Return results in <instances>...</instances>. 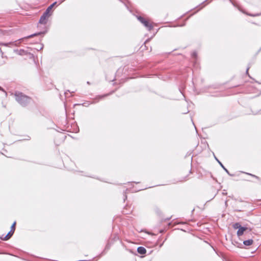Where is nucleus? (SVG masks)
Segmentation results:
<instances>
[{"instance_id": "nucleus-4", "label": "nucleus", "mask_w": 261, "mask_h": 261, "mask_svg": "<svg viewBox=\"0 0 261 261\" xmlns=\"http://www.w3.org/2000/svg\"><path fill=\"white\" fill-rule=\"evenodd\" d=\"M49 16V15L45 14V13L44 12L40 18L39 23L45 25L47 22V20Z\"/></svg>"}, {"instance_id": "nucleus-1", "label": "nucleus", "mask_w": 261, "mask_h": 261, "mask_svg": "<svg viewBox=\"0 0 261 261\" xmlns=\"http://www.w3.org/2000/svg\"><path fill=\"white\" fill-rule=\"evenodd\" d=\"M16 100L22 106L25 107L32 101V98L19 91L14 93Z\"/></svg>"}, {"instance_id": "nucleus-13", "label": "nucleus", "mask_w": 261, "mask_h": 261, "mask_svg": "<svg viewBox=\"0 0 261 261\" xmlns=\"http://www.w3.org/2000/svg\"><path fill=\"white\" fill-rule=\"evenodd\" d=\"M246 174H248V175H250V176H251L252 177H255V178H256L257 179L259 178L258 176H256L255 175L252 174L251 173H246Z\"/></svg>"}, {"instance_id": "nucleus-14", "label": "nucleus", "mask_w": 261, "mask_h": 261, "mask_svg": "<svg viewBox=\"0 0 261 261\" xmlns=\"http://www.w3.org/2000/svg\"><path fill=\"white\" fill-rule=\"evenodd\" d=\"M196 56H197V54H196V53L195 52H194V53H192V56L193 57H196Z\"/></svg>"}, {"instance_id": "nucleus-12", "label": "nucleus", "mask_w": 261, "mask_h": 261, "mask_svg": "<svg viewBox=\"0 0 261 261\" xmlns=\"http://www.w3.org/2000/svg\"><path fill=\"white\" fill-rule=\"evenodd\" d=\"M15 224H16V222H14L13 223V224L12 225L11 227V230H13V231L14 232V231H15Z\"/></svg>"}, {"instance_id": "nucleus-21", "label": "nucleus", "mask_w": 261, "mask_h": 261, "mask_svg": "<svg viewBox=\"0 0 261 261\" xmlns=\"http://www.w3.org/2000/svg\"><path fill=\"white\" fill-rule=\"evenodd\" d=\"M23 50H20V51H23Z\"/></svg>"}, {"instance_id": "nucleus-20", "label": "nucleus", "mask_w": 261, "mask_h": 261, "mask_svg": "<svg viewBox=\"0 0 261 261\" xmlns=\"http://www.w3.org/2000/svg\"><path fill=\"white\" fill-rule=\"evenodd\" d=\"M105 95H102L101 96V97H103Z\"/></svg>"}, {"instance_id": "nucleus-5", "label": "nucleus", "mask_w": 261, "mask_h": 261, "mask_svg": "<svg viewBox=\"0 0 261 261\" xmlns=\"http://www.w3.org/2000/svg\"><path fill=\"white\" fill-rule=\"evenodd\" d=\"M14 232L13 230H10L7 235H6L5 237H3V236L1 237L0 238L2 240L7 241L9 240L13 234Z\"/></svg>"}, {"instance_id": "nucleus-17", "label": "nucleus", "mask_w": 261, "mask_h": 261, "mask_svg": "<svg viewBox=\"0 0 261 261\" xmlns=\"http://www.w3.org/2000/svg\"><path fill=\"white\" fill-rule=\"evenodd\" d=\"M123 213L125 214H126L127 213H125L124 211H123Z\"/></svg>"}, {"instance_id": "nucleus-19", "label": "nucleus", "mask_w": 261, "mask_h": 261, "mask_svg": "<svg viewBox=\"0 0 261 261\" xmlns=\"http://www.w3.org/2000/svg\"><path fill=\"white\" fill-rule=\"evenodd\" d=\"M87 84L89 85L90 84L89 82H87Z\"/></svg>"}, {"instance_id": "nucleus-10", "label": "nucleus", "mask_w": 261, "mask_h": 261, "mask_svg": "<svg viewBox=\"0 0 261 261\" xmlns=\"http://www.w3.org/2000/svg\"><path fill=\"white\" fill-rule=\"evenodd\" d=\"M216 159L218 161V162L219 163V164L220 165L221 167L225 171V172L227 174H230L228 170L223 166V165L221 163V162H220L216 158Z\"/></svg>"}, {"instance_id": "nucleus-9", "label": "nucleus", "mask_w": 261, "mask_h": 261, "mask_svg": "<svg viewBox=\"0 0 261 261\" xmlns=\"http://www.w3.org/2000/svg\"><path fill=\"white\" fill-rule=\"evenodd\" d=\"M253 241L252 239H248L243 241V244L246 246H250L253 244Z\"/></svg>"}, {"instance_id": "nucleus-11", "label": "nucleus", "mask_w": 261, "mask_h": 261, "mask_svg": "<svg viewBox=\"0 0 261 261\" xmlns=\"http://www.w3.org/2000/svg\"><path fill=\"white\" fill-rule=\"evenodd\" d=\"M241 226V224L237 222L233 224V228L234 229H239Z\"/></svg>"}, {"instance_id": "nucleus-6", "label": "nucleus", "mask_w": 261, "mask_h": 261, "mask_svg": "<svg viewBox=\"0 0 261 261\" xmlns=\"http://www.w3.org/2000/svg\"><path fill=\"white\" fill-rule=\"evenodd\" d=\"M247 229L246 227L241 226L237 231V235L238 237H240L244 234V232Z\"/></svg>"}, {"instance_id": "nucleus-3", "label": "nucleus", "mask_w": 261, "mask_h": 261, "mask_svg": "<svg viewBox=\"0 0 261 261\" xmlns=\"http://www.w3.org/2000/svg\"><path fill=\"white\" fill-rule=\"evenodd\" d=\"M137 18L138 20H139V21L141 22L148 29V31H150L152 29L153 26L152 24L149 23L143 17L140 16H138Z\"/></svg>"}, {"instance_id": "nucleus-2", "label": "nucleus", "mask_w": 261, "mask_h": 261, "mask_svg": "<svg viewBox=\"0 0 261 261\" xmlns=\"http://www.w3.org/2000/svg\"><path fill=\"white\" fill-rule=\"evenodd\" d=\"M45 33V32H40L38 33H34L33 34L30 35L29 36H28L27 37H25L22 38H20L18 39V40H16L14 42H10L9 43H0V45H4L5 46H10L11 45L12 46H17L19 44L21 43V41L23 40L24 39H28L30 38H32L34 36H38L41 34H44Z\"/></svg>"}, {"instance_id": "nucleus-18", "label": "nucleus", "mask_w": 261, "mask_h": 261, "mask_svg": "<svg viewBox=\"0 0 261 261\" xmlns=\"http://www.w3.org/2000/svg\"><path fill=\"white\" fill-rule=\"evenodd\" d=\"M125 196V198H127V196L126 195H124Z\"/></svg>"}, {"instance_id": "nucleus-16", "label": "nucleus", "mask_w": 261, "mask_h": 261, "mask_svg": "<svg viewBox=\"0 0 261 261\" xmlns=\"http://www.w3.org/2000/svg\"><path fill=\"white\" fill-rule=\"evenodd\" d=\"M249 67H248L247 68V70H246V73H247H247H248V70H249Z\"/></svg>"}, {"instance_id": "nucleus-7", "label": "nucleus", "mask_w": 261, "mask_h": 261, "mask_svg": "<svg viewBox=\"0 0 261 261\" xmlns=\"http://www.w3.org/2000/svg\"><path fill=\"white\" fill-rule=\"evenodd\" d=\"M137 251L140 254H144L146 252V250L144 247L140 246L137 248Z\"/></svg>"}, {"instance_id": "nucleus-15", "label": "nucleus", "mask_w": 261, "mask_h": 261, "mask_svg": "<svg viewBox=\"0 0 261 261\" xmlns=\"http://www.w3.org/2000/svg\"><path fill=\"white\" fill-rule=\"evenodd\" d=\"M0 90H2V91H4V92H6L4 91V89H3L1 87H0Z\"/></svg>"}, {"instance_id": "nucleus-8", "label": "nucleus", "mask_w": 261, "mask_h": 261, "mask_svg": "<svg viewBox=\"0 0 261 261\" xmlns=\"http://www.w3.org/2000/svg\"><path fill=\"white\" fill-rule=\"evenodd\" d=\"M56 4V2H55L53 4H52L51 5H50L47 9L46 10H45V11L44 12L45 13V14H47L48 15H49V16L51 15V13H50L51 9L53 8V7H54V6Z\"/></svg>"}]
</instances>
